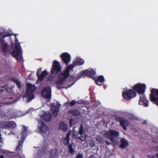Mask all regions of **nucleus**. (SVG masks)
<instances>
[{
    "instance_id": "nucleus-27",
    "label": "nucleus",
    "mask_w": 158,
    "mask_h": 158,
    "mask_svg": "<svg viewBox=\"0 0 158 158\" xmlns=\"http://www.w3.org/2000/svg\"><path fill=\"white\" fill-rule=\"evenodd\" d=\"M57 156V150L53 149L51 151L49 158H55Z\"/></svg>"
},
{
    "instance_id": "nucleus-11",
    "label": "nucleus",
    "mask_w": 158,
    "mask_h": 158,
    "mask_svg": "<svg viewBox=\"0 0 158 158\" xmlns=\"http://www.w3.org/2000/svg\"><path fill=\"white\" fill-rule=\"evenodd\" d=\"M51 90L50 87L44 88L41 91V94L44 98L50 99L51 97Z\"/></svg>"
},
{
    "instance_id": "nucleus-46",
    "label": "nucleus",
    "mask_w": 158,
    "mask_h": 158,
    "mask_svg": "<svg viewBox=\"0 0 158 158\" xmlns=\"http://www.w3.org/2000/svg\"><path fill=\"white\" fill-rule=\"evenodd\" d=\"M146 122V121H144L143 122V124H145Z\"/></svg>"
},
{
    "instance_id": "nucleus-16",
    "label": "nucleus",
    "mask_w": 158,
    "mask_h": 158,
    "mask_svg": "<svg viewBox=\"0 0 158 158\" xmlns=\"http://www.w3.org/2000/svg\"><path fill=\"white\" fill-rule=\"evenodd\" d=\"M60 105V104H59V106L58 105V106H55V104L54 103H52L49 106L51 109V111L55 115V117L57 115L58 113L59 112Z\"/></svg>"
},
{
    "instance_id": "nucleus-37",
    "label": "nucleus",
    "mask_w": 158,
    "mask_h": 158,
    "mask_svg": "<svg viewBox=\"0 0 158 158\" xmlns=\"http://www.w3.org/2000/svg\"><path fill=\"white\" fill-rule=\"evenodd\" d=\"M41 69H37L36 75L37 76V77L38 75H40V73L41 72Z\"/></svg>"
},
{
    "instance_id": "nucleus-2",
    "label": "nucleus",
    "mask_w": 158,
    "mask_h": 158,
    "mask_svg": "<svg viewBox=\"0 0 158 158\" xmlns=\"http://www.w3.org/2000/svg\"><path fill=\"white\" fill-rule=\"evenodd\" d=\"M35 90V88L32 84L30 83L27 85V91L24 94L23 97L27 98V102H30L35 97L33 92Z\"/></svg>"
},
{
    "instance_id": "nucleus-42",
    "label": "nucleus",
    "mask_w": 158,
    "mask_h": 158,
    "mask_svg": "<svg viewBox=\"0 0 158 158\" xmlns=\"http://www.w3.org/2000/svg\"><path fill=\"white\" fill-rule=\"evenodd\" d=\"M48 81H52L53 80V77H49L48 78Z\"/></svg>"
},
{
    "instance_id": "nucleus-9",
    "label": "nucleus",
    "mask_w": 158,
    "mask_h": 158,
    "mask_svg": "<svg viewBox=\"0 0 158 158\" xmlns=\"http://www.w3.org/2000/svg\"><path fill=\"white\" fill-rule=\"evenodd\" d=\"M16 126L15 123L14 121H4L1 123L0 124L1 128L6 129H14L15 127Z\"/></svg>"
},
{
    "instance_id": "nucleus-5",
    "label": "nucleus",
    "mask_w": 158,
    "mask_h": 158,
    "mask_svg": "<svg viewBox=\"0 0 158 158\" xmlns=\"http://www.w3.org/2000/svg\"><path fill=\"white\" fill-rule=\"evenodd\" d=\"M61 71V67L60 63L56 60H54L51 69V73L56 75Z\"/></svg>"
},
{
    "instance_id": "nucleus-47",
    "label": "nucleus",
    "mask_w": 158,
    "mask_h": 158,
    "mask_svg": "<svg viewBox=\"0 0 158 158\" xmlns=\"http://www.w3.org/2000/svg\"><path fill=\"white\" fill-rule=\"evenodd\" d=\"M156 157L157 158H158V154H157L156 155Z\"/></svg>"
},
{
    "instance_id": "nucleus-22",
    "label": "nucleus",
    "mask_w": 158,
    "mask_h": 158,
    "mask_svg": "<svg viewBox=\"0 0 158 158\" xmlns=\"http://www.w3.org/2000/svg\"><path fill=\"white\" fill-rule=\"evenodd\" d=\"M105 81L104 78L103 76H98L95 81V83L98 85H101L102 83H104Z\"/></svg>"
},
{
    "instance_id": "nucleus-43",
    "label": "nucleus",
    "mask_w": 158,
    "mask_h": 158,
    "mask_svg": "<svg viewBox=\"0 0 158 158\" xmlns=\"http://www.w3.org/2000/svg\"><path fill=\"white\" fill-rule=\"evenodd\" d=\"M106 143L107 145H109V144H110V143L108 141H106Z\"/></svg>"
},
{
    "instance_id": "nucleus-31",
    "label": "nucleus",
    "mask_w": 158,
    "mask_h": 158,
    "mask_svg": "<svg viewBox=\"0 0 158 158\" xmlns=\"http://www.w3.org/2000/svg\"><path fill=\"white\" fill-rule=\"evenodd\" d=\"M27 132V128L24 126H23L21 131V133L23 136H25L26 135Z\"/></svg>"
},
{
    "instance_id": "nucleus-40",
    "label": "nucleus",
    "mask_w": 158,
    "mask_h": 158,
    "mask_svg": "<svg viewBox=\"0 0 158 158\" xmlns=\"http://www.w3.org/2000/svg\"><path fill=\"white\" fill-rule=\"evenodd\" d=\"M70 135V132L68 133V134H67L65 138L68 139H69Z\"/></svg>"
},
{
    "instance_id": "nucleus-4",
    "label": "nucleus",
    "mask_w": 158,
    "mask_h": 158,
    "mask_svg": "<svg viewBox=\"0 0 158 158\" xmlns=\"http://www.w3.org/2000/svg\"><path fill=\"white\" fill-rule=\"evenodd\" d=\"M73 136L74 138L80 139L83 141L86 139L85 134L84 133L83 126L81 125L78 132H75L73 133Z\"/></svg>"
},
{
    "instance_id": "nucleus-44",
    "label": "nucleus",
    "mask_w": 158,
    "mask_h": 158,
    "mask_svg": "<svg viewBox=\"0 0 158 158\" xmlns=\"http://www.w3.org/2000/svg\"><path fill=\"white\" fill-rule=\"evenodd\" d=\"M94 155H92L89 157V158H94Z\"/></svg>"
},
{
    "instance_id": "nucleus-23",
    "label": "nucleus",
    "mask_w": 158,
    "mask_h": 158,
    "mask_svg": "<svg viewBox=\"0 0 158 158\" xmlns=\"http://www.w3.org/2000/svg\"><path fill=\"white\" fill-rule=\"evenodd\" d=\"M47 75V72L45 71L44 70L42 71L41 74L37 76L38 79L40 81H42L43 80L44 77Z\"/></svg>"
},
{
    "instance_id": "nucleus-38",
    "label": "nucleus",
    "mask_w": 158,
    "mask_h": 158,
    "mask_svg": "<svg viewBox=\"0 0 158 158\" xmlns=\"http://www.w3.org/2000/svg\"><path fill=\"white\" fill-rule=\"evenodd\" d=\"M83 156L81 154H78L76 157V158H82Z\"/></svg>"
},
{
    "instance_id": "nucleus-50",
    "label": "nucleus",
    "mask_w": 158,
    "mask_h": 158,
    "mask_svg": "<svg viewBox=\"0 0 158 158\" xmlns=\"http://www.w3.org/2000/svg\"><path fill=\"white\" fill-rule=\"evenodd\" d=\"M157 148H158V147H157Z\"/></svg>"
},
{
    "instance_id": "nucleus-3",
    "label": "nucleus",
    "mask_w": 158,
    "mask_h": 158,
    "mask_svg": "<svg viewBox=\"0 0 158 158\" xmlns=\"http://www.w3.org/2000/svg\"><path fill=\"white\" fill-rule=\"evenodd\" d=\"M136 95L135 92L132 89H127L122 92V96L126 100H129L135 97Z\"/></svg>"
},
{
    "instance_id": "nucleus-49",
    "label": "nucleus",
    "mask_w": 158,
    "mask_h": 158,
    "mask_svg": "<svg viewBox=\"0 0 158 158\" xmlns=\"http://www.w3.org/2000/svg\"><path fill=\"white\" fill-rule=\"evenodd\" d=\"M2 90L0 89V92H2Z\"/></svg>"
},
{
    "instance_id": "nucleus-19",
    "label": "nucleus",
    "mask_w": 158,
    "mask_h": 158,
    "mask_svg": "<svg viewBox=\"0 0 158 158\" xmlns=\"http://www.w3.org/2000/svg\"><path fill=\"white\" fill-rule=\"evenodd\" d=\"M158 97V89L153 88L151 90L150 95V99H154Z\"/></svg>"
},
{
    "instance_id": "nucleus-6",
    "label": "nucleus",
    "mask_w": 158,
    "mask_h": 158,
    "mask_svg": "<svg viewBox=\"0 0 158 158\" xmlns=\"http://www.w3.org/2000/svg\"><path fill=\"white\" fill-rule=\"evenodd\" d=\"M105 135L111 142L114 143L115 141V139H114V137L118 136L119 133L118 131L110 130L109 131L107 132Z\"/></svg>"
},
{
    "instance_id": "nucleus-15",
    "label": "nucleus",
    "mask_w": 158,
    "mask_h": 158,
    "mask_svg": "<svg viewBox=\"0 0 158 158\" xmlns=\"http://www.w3.org/2000/svg\"><path fill=\"white\" fill-rule=\"evenodd\" d=\"M139 103L140 105H143L145 107L148 106V101L146 98V96L143 95L140 96Z\"/></svg>"
},
{
    "instance_id": "nucleus-30",
    "label": "nucleus",
    "mask_w": 158,
    "mask_h": 158,
    "mask_svg": "<svg viewBox=\"0 0 158 158\" xmlns=\"http://www.w3.org/2000/svg\"><path fill=\"white\" fill-rule=\"evenodd\" d=\"M23 143V141L20 140L19 143L18 145L16 147L15 150L16 151L21 150L22 149Z\"/></svg>"
},
{
    "instance_id": "nucleus-25",
    "label": "nucleus",
    "mask_w": 158,
    "mask_h": 158,
    "mask_svg": "<svg viewBox=\"0 0 158 158\" xmlns=\"http://www.w3.org/2000/svg\"><path fill=\"white\" fill-rule=\"evenodd\" d=\"M64 82V81L63 80H58L56 81L55 82V84L56 85V88L58 89H60L62 88L61 85H63Z\"/></svg>"
},
{
    "instance_id": "nucleus-41",
    "label": "nucleus",
    "mask_w": 158,
    "mask_h": 158,
    "mask_svg": "<svg viewBox=\"0 0 158 158\" xmlns=\"http://www.w3.org/2000/svg\"><path fill=\"white\" fill-rule=\"evenodd\" d=\"M73 120L72 119H71L69 121V125L70 126L72 127V122Z\"/></svg>"
},
{
    "instance_id": "nucleus-36",
    "label": "nucleus",
    "mask_w": 158,
    "mask_h": 158,
    "mask_svg": "<svg viewBox=\"0 0 158 158\" xmlns=\"http://www.w3.org/2000/svg\"><path fill=\"white\" fill-rule=\"evenodd\" d=\"M95 145V144L94 142H91L89 143V146L91 147H94Z\"/></svg>"
},
{
    "instance_id": "nucleus-12",
    "label": "nucleus",
    "mask_w": 158,
    "mask_h": 158,
    "mask_svg": "<svg viewBox=\"0 0 158 158\" xmlns=\"http://www.w3.org/2000/svg\"><path fill=\"white\" fill-rule=\"evenodd\" d=\"M61 60L65 64L68 65L70 62L71 57L70 55L67 52H64L60 56Z\"/></svg>"
},
{
    "instance_id": "nucleus-39",
    "label": "nucleus",
    "mask_w": 158,
    "mask_h": 158,
    "mask_svg": "<svg viewBox=\"0 0 158 158\" xmlns=\"http://www.w3.org/2000/svg\"><path fill=\"white\" fill-rule=\"evenodd\" d=\"M3 139L1 137V135L0 134V147L1 146L2 144H2L3 143Z\"/></svg>"
},
{
    "instance_id": "nucleus-14",
    "label": "nucleus",
    "mask_w": 158,
    "mask_h": 158,
    "mask_svg": "<svg viewBox=\"0 0 158 158\" xmlns=\"http://www.w3.org/2000/svg\"><path fill=\"white\" fill-rule=\"evenodd\" d=\"M11 35V34H10L8 32H7L6 31H5V29L3 28L0 29V41L1 42L4 40V38L10 36Z\"/></svg>"
},
{
    "instance_id": "nucleus-24",
    "label": "nucleus",
    "mask_w": 158,
    "mask_h": 158,
    "mask_svg": "<svg viewBox=\"0 0 158 158\" xmlns=\"http://www.w3.org/2000/svg\"><path fill=\"white\" fill-rule=\"evenodd\" d=\"M68 114H71L73 115L79 116L80 114V112L78 110H73L71 109L68 111Z\"/></svg>"
},
{
    "instance_id": "nucleus-45",
    "label": "nucleus",
    "mask_w": 158,
    "mask_h": 158,
    "mask_svg": "<svg viewBox=\"0 0 158 158\" xmlns=\"http://www.w3.org/2000/svg\"><path fill=\"white\" fill-rule=\"evenodd\" d=\"M0 158H5V157L3 155H1L0 156Z\"/></svg>"
},
{
    "instance_id": "nucleus-10",
    "label": "nucleus",
    "mask_w": 158,
    "mask_h": 158,
    "mask_svg": "<svg viewBox=\"0 0 158 158\" xmlns=\"http://www.w3.org/2000/svg\"><path fill=\"white\" fill-rule=\"evenodd\" d=\"M115 120L120 123V126L123 127L124 130H127V126H128L129 124L127 120L122 117H117L115 118Z\"/></svg>"
},
{
    "instance_id": "nucleus-20",
    "label": "nucleus",
    "mask_w": 158,
    "mask_h": 158,
    "mask_svg": "<svg viewBox=\"0 0 158 158\" xmlns=\"http://www.w3.org/2000/svg\"><path fill=\"white\" fill-rule=\"evenodd\" d=\"M120 141L121 144H120L119 147L121 149H124L129 145L128 142L125 138L122 139Z\"/></svg>"
},
{
    "instance_id": "nucleus-32",
    "label": "nucleus",
    "mask_w": 158,
    "mask_h": 158,
    "mask_svg": "<svg viewBox=\"0 0 158 158\" xmlns=\"http://www.w3.org/2000/svg\"><path fill=\"white\" fill-rule=\"evenodd\" d=\"M69 152L72 154H74V150L73 149V147H72V145L71 144L69 145Z\"/></svg>"
},
{
    "instance_id": "nucleus-28",
    "label": "nucleus",
    "mask_w": 158,
    "mask_h": 158,
    "mask_svg": "<svg viewBox=\"0 0 158 158\" xmlns=\"http://www.w3.org/2000/svg\"><path fill=\"white\" fill-rule=\"evenodd\" d=\"M60 128L61 129L64 131H66L68 130L67 125L64 122H62L60 124Z\"/></svg>"
},
{
    "instance_id": "nucleus-34",
    "label": "nucleus",
    "mask_w": 158,
    "mask_h": 158,
    "mask_svg": "<svg viewBox=\"0 0 158 158\" xmlns=\"http://www.w3.org/2000/svg\"><path fill=\"white\" fill-rule=\"evenodd\" d=\"M96 140L100 143H102V139L100 136L96 137Z\"/></svg>"
},
{
    "instance_id": "nucleus-13",
    "label": "nucleus",
    "mask_w": 158,
    "mask_h": 158,
    "mask_svg": "<svg viewBox=\"0 0 158 158\" xmlns=\"http://www.w3.org/2000/svg\"><path fill=\"white\" fill-rule=\"evenodd\" d=\"M82 73L85 76L91 77L93 79H95V78L94 76L96 73L95 71L93 69L84 70L82 72Z\"/></svg>"
},
{
    "instance_id": "nucleus-29",
    "label": "nucleus",
    "mask_w": 158,
    "mask_h": 158,
    "mask_svg": "<svg viewBox=\"0 0 158 158\" xmlns=\"http://www.w3.org/2000/svg\"><path fill=\"white\" fill-rule=\"evenodd\" d=\"M44 119L48 121H50L52 118V115L51 113L46 114L44 117Z\"/></svg>"
},
{
    "instance_id": "nucleus-7",
    "label": "nucleus",
    "mask_w": 158,
    "mask_h": 158,
    "mask_svg": "<svg viewBox=\"0 0 158 158\" xmlns=\"http://www.w3.org/2000/svg\"><path fill=\"white\" fill-rule=\"evenodd\" d=\"M73 66L72 65L68 66L64 72L59 74L58 77L59 79L65 81V80L68 78L70 76V71L73 70Z\"/></svg>"
},
{
    "instance_id": "nucleus-8",
    "label": "nucleus",
    "mask_w": 158,
    "mask_h": 158,
    "mask_svg": "<svg viewBox=\"0 0 158 158\" xmlns=\"http://www.w3.org/2000/svg\"><path fill=\"white\" fill-rule=\"evenodd\" d=\"M132 89L138 93L143 94L145 92L146 87L145 84L144 83H138L134 85Z\"/></svg>"
},
{
    "instance_id": "nucleus-17",
    "label": "nucleus",
    "mask_w": 158,
    "mask_h": 158,
    "mask_svg": "<svg viewBox=\"0 0 158 158\" xmlns=\"http://www.w3.org/2000/svg\"><path fill=\"white\" fill-rule=\"evenodd\" d=\"M40 123V125H39L38 127L39 130L41 132L46 133L48 131V128L46 124L42 121H41Z\"/></svg>"
},
{
    "instance_id": "nucleus-26",
    "label": "nucleus",
    "mask_w": 158,
    "mask_h": 158,
    "mask_svg": "<svg viewBox=\"0 0 158 158\" xmlns=\"http://www.w3.org/2000/svg\"><path fill=\"white\" fill-rule=\"evenodd\" d=\"M10 80L14 83H15L17 85V87L20 89L21 87V85L19 81L17 79L14 78H10Z\"/></svg>"
},
{
    "instance_id": "nucleus-35",
    "label": "nucleus",
    "mask_w": 158,
    "mask_h": 158,
    "mask_svg": "<svg viewBox=\"0 0 158 158\" xmlns=\"http://www.w3.org/2000/svg\"><path fill=\"white\" fill-rule=\"evenodd\" d=\"M69 139L65 138L63 140V143L65 145H68L69 143Z\"/></svg>"
},
{
    "instance_id": "nucleus-21",
    "label": "nucleus",
    "mask_w": 158,
    "mask_h": 158,
    "mask_svg": "<svg viewBox=\"0 0 158 158\" xmlns=\"http://www.w3.org/2000/svg\"><path fill=\"white\" fill-rule=\"evenodd\" d=\"M1 42L0 41V45L2 48V52L4 53H6L9 47L8 44L6 43L5 40Z\"/></svg>"
},
{
    "instance_id": "nucleus-33",
    "label": "nucleus",
    "mask_w": 158,
    "mask_h": 158,
    "mask_svg": "<svg viewBox=\"0 0 158 158\" xmlns=\"http://www.w3.org/2000/svg\"><path fill=\"white\" fill-rule=\"evenodd\" d=\"M76 103V101L75 100H72L70 102H68V105L70 106H74Z\"/></svg>"
},
{
    "instance_id": "nucleus-48",
    "label": "nucleus",
    "mask_w": 158,
    "mask_h": 158,
    "mask_svg": "<svg viewBox=\"0 0 158 158\" xmlns=\"http://www.w3.org/2000/svg\"><path fill=\"white\" fill-rule=\"evenodd\" d=\"M14 35H15V37H16V34H14Z\"/></svg>"
},
{
    "instance_id": "nucleus-1",
    "label": "nucleus",
    "mask_w": 158,
    "mask_h": 158,
    "mask_svg": "<svg viewBox=\"0 0 158 158\" xmlns=\"http://www.w3.org/2000/svg\"><path fill=\"white\" fill-rule=\"evenodd\" d=\"M15 47L12 52V55L17 61L21 62L23 60L22 56L20 55L21 52V48L16 37L15 38Z\"/></svg>"
},
{
    "instance_id": "nucleus-18",
    "label": "nucleus",
    "mask_w": 158,
    "mask_h": 158,
    "mask_svg": "<svg viewBox=\"0 0 158 158\" xmlns=\"http://www.w3.org/2000/svg\"><path fill=\"white\" fill-rule=\"evenodd\" d=\"M84 63V61L82 59L80 58H77L73 62L72 64L70 65H72L73 68L77 66H81Z\"/></svg>"
}]
</instances>
